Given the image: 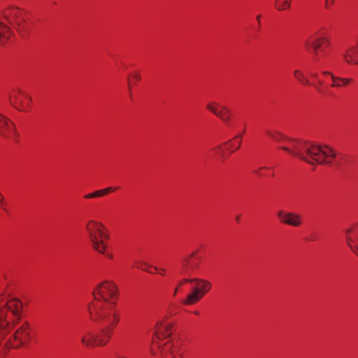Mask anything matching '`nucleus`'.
<instances>
[{
  "mask_svg": "<svg viewBox=\"0 0 358 358\" xmlns=\"http://www.w3.org/2000/svg\"><path fill=\"white\" fill-rule=\"evenodd\" d=\"M22 313L20 301H6L0 296V355H4L10 348H20L31 341V324L22 318Z\"/></svg>",
  "mask_w": 358,
  "mask_h": 358,
  "instance_id": "obj_1",
  "label": "nucleus"
},
{
  "mask_svg": "<svg viewBox=\"0 0 358 358\" xmlns=\"http://www.w3.org/2000/svg\"><path fill=\"white\" fill-rule=\"evenodd\" d=\"M90 317L92 321L102 326L99 334L86 331L81 337V343L87 347L103 346L108 342L114 328L120 321V315L110 306L96 305L90 309Z\"/></svg>",
  "mask_w": 358,
  "mask_h": 358,
  "instance_id": "obj_2",
  "label": "nucleus"
},
{
  "mask_svg": "<svg viewBox=\"0 0 358 358\" xmlns=\"http://www.w3.org/2000/svg\"><path fill=\"white\" fill-rule=\"evenodd\" d=\"M281 149L310 164H331L336 153L327 145L287 138Z\"/></svg>",
  "mask_w": 358,
  "mask_h": 358,
  "instance_id": "obj_3",
  "label": "nucleus"
},
{
  "mask_svg": "<svg viewBox=\"0 0 358 358\" xmlns=\"http://www.w3.org/2000/svg\"><path fill=\"white\" fill-rule=\"evenodd\" d=\"M95 301L89 305L88 311L93 308L96 305H102L103 306H110L114 308L117 315H120L116 307L115 299L118 294V287L113 281L105 280L99 283L93 292Z\"/></svg>",
  "mask_w": 358,
  "mask_h": 358,
  "instance_id": "obj_4",
  "label": "nucleus"
},
{
  "mask_svg": "<svg viewBox=\"0 0 358 358\" xmlns=\"http://www.w3.org/2000/svg\"><path fill=\"white\" fill-rule=\"evenodd\" d=\"M103 225L97 221L91 220L86 223L85 229L92 248L101 254H105L107 248L103 242L104 238H108V235L103 231Z\"/></svg>",
  "mask_w": 358,
  "mask_h": 358,
  "instance_id": "obj_5",
  "label": "nucleus"
},
{
  "mask_svg": "<svg viewBox=\"0 0 358 358\" xmlns=\"http://www.w3.org/2000/svg\"><path fill=\"white\" fill-rule=\"evenodd\" d=\"M330 45V38L327 35V29L324 27L318 29L313 35L310 36L304 43L307 51L317 57L319 52H324V46Z\"/></svg>",
  "mask_w": 358,
  "mask_h": 358,
  "instance_id": "obj_6",
  "label": "nucleus"
},
{
  "mask_svg": "<svg viewBox=\"0 0 358 358\" xmlns=\"http://www.w3.org/2000/svg\"><path fill=\"white\" fill-rule=\"evenodd\" d=\"M187 282H196L199 287H194L192 290V292L187 295L186 299L182 302L185 305H192L197 302L212 287V285L210 282L199 278H194L191 280L184 278L180 283V285L182 283Z\"/></svg>",
  "mask_w": 358,
  "mask_h": 358,
  "instance_id": "obj_7",
  "label": "nucleus"
},
{
  "mask_svg": "<svg viewBox=\"0 0 358 358\" xmlns=\"http://www.w3.org/2000/svg\"><path fill=\"white\" fill-rule=\"evenodd\" d=\"M3 17L11 24L17 25V29L22 36H25L27 34V27L24 25V13L17 7H10L3 10Z\"/></svg>",
  "mask_w": 358,
  "mask_h": 358,
  "instance_id": "obj_8",
  "label": "nucleus"
},
{
  "mask_svg": "<svg viewBox=\"0 0 358 358\" xmlns=\"http://www.w3.org/2000/svg\"><path fill=\"white\" fill-rule=\"evenodd\" d=\"M10 103L18 110L27 112L31 106V97L20 90H16L10 95Z\"/></svg>",
  "mask_w": 358,
  "mask_h": 358,
  "instance_id": "obj_9",
  "label": "nucleus"
},
{
  "mask_svg": "<svg viewBox=\"0 0 358 358\" xmlns=\"http://www.w3.org/2000/svg\"><path fill=\"white\" fill-rule=\"evenodd\" d=\"M18 135L15 124L10 119L0 114V136L15 140Z\"/></svg>",
  "mask_w": 358,
  "mask_h": 358,
  "instance_id": "obj_10",
  "label": "nucleus"
},
{
  "mask_svg": "<svg viewBox=\"0 0 358 358\" xmlns=\"http://www.w3.org/2000/svg\"><path fill=\"white\" fill-rule=\"evenodd\" d=\"M206 107L213 114L218 117L224 122L229 123L231 111L228 107L216 102H210L207 104Z\"/></svg>",
  "mask_w": 358,
  "mask_h": 358,
  "instance_id": "obj_11",
  "label": "nucleus"
},
{
  "mask_svg": "<svg viewBox=\"0 0 358 358\" xmlns=\"http://www.w3.org/2000/svg\"><path fill=\"white\" fill-rule=\"evenodd\" d=\"M278 217L283 224H288L292 227H299L302 224L301 217L292 212H286L284 210H279L277 213Z\"/></svg>",
  "mask_w": 358,
  "mask_h": 358,
  "instance_id": "obj_12",
  "label": "nucleus"
},
{
  "mask_svg": "<svg viewBox=\"0 0 358 358\" xmlns=\"http://www.w3.org/2000/svg\"><path fill=\"white\" fill-rule=\"evenodd\" d=\"M162 358H174L175 355L179 352L180 345L178 342L167 341L158 346Z\"/></svg>",
  "mask_w": 358,
  "mask_h": 358,
  "instance_id": "obj_13",
  "label": "nucleus"
},
{
  "mask_svg": "<svg viewBox=\"0 0 358 358\" xmlns=\"http://www.w3.org/2000/svg\"><path fill=\"white\" fill-rule=\"evenodd\" d=\"M346 241L351 250L358 256V225L346 230Z\"/></svg>",
  "mask_w": 358,
  "mask_h": 358,
  "instance_id": "obj_14",
  "label": "nucleus"
},
{
  "mask_svg": "<svg viewBox=\"0 0 358 358\" xmlns=\"http://www.w3.org/2000/svg\"><path fill=\"white\" fill-rule=\"evenodd\" d=\"M344 59L348 64L358 65V41L347 50Z\"/></svg>",
  "mask_w": 358,
  "mask_h": 358,
  "instance_id": "obj_15",
  "label": "nucleus"
},
{
  "mask_svg": "<svg viewBox=\"0 0 358 358\" xmlns=\"http://www.w3.org/2000/svg\"><path fill=\"white\" fill-rule=\"evenodd\" d=\"M171 324L169 323H164L162 322L157 324V329L155 331V336L157 339H162V338H166L170 336L171 334Z\"/></svg>",
  "mask_w": 358,
  "mask_h": 358,
  "instance_id": "obj_16",
  "label": "nucleus"
},
{
  "mask_svg": "<svg viewBox=\"0 0 358 358\" xmlns=\"http://www.w3.org/2000/svg\"><path fill=\"white\" fill-rule=\"evenodd\" d=\"M200 259L197 257L195 253H192L190 257L185 259L183 263L184 269L182 273H188L189 270H194L198 268Z\"/></svg>",
  "mask_w": 358,
  "mask_h": 358,
  "instance_id": "obj_17",
  "label": "nucleus"
},
{
  "mask_svg": "<svg viewBox=\"0 0 358 358\" xmlns=\"http://www.w3.org/2000/svg\"><path fill=\"white\" fill-rule=\"evenodd\" d=\"M10 36V29L0 20V45L6 43Z\"/></svg>",
  "mask_w": 358,
  "mask_h": 358,
  "instance_id": "obj_18",
  "label": "nucleus"
},
{
  "mask_svg": "<svg viewBox=\"0 0 358 358\" xmlns=\"http://www.w3.org/2000/svg\"><path fill=\"white\" fill-rule=\"evenodd\" d=\"M115 189H114L113 187H107V188H105V189H103L101 190H98V191H96V192L90 193V194H87L85 196V199H93V198L102 196H103L110 192L115 191Z\"/></svg>",
  "mask_w": 358,
  "mask_h": 358,
  "instance_id": "obj_19",
  "label": "nucleus"
},
{
  "mask_svg": "<svg viewBox=\"0 0 358 358\" xmlns=\"http://www.w3.org/2000/svg\"><path fill=\"white\" fill-rule=\"evenodd\" d=\"M245 132V130L242 134H240L237 136H236L234 139L231 140L228 142V143L230 145L231 148H233L232 151L237 150L240 148L241 144V138L243 137V134Z\"/></svg>",
  "mask_w": 358,
  "mask_h": 358,
  "instance_id": "obj_20",
  "label": "nucleus"
},
{
  "mask_svg": "<svg viewBox=\"0 0 358 358\" xmlns=\"http://www.w3.org/2000/svg\"><path fill=\"white\" fill-rule=\"evenodd\" d=\"M291 6V0H275V6L278 10L288 9Z\"/></svg>",
  "mask_w": 358,
  "mask_h": 358,
  "instance_id": "obj_21",
  "label": "nucleus"
},
{
  "mask_svg": "<svg viewBox=\"0 0 358 358\" xmlns=\"http://www.w3.org/2000/svg\"><path fill=\"white\" fill-rule=\"evenodd\" d=\"M325 74L331 77V78L334 80V83L332 84V86L335 87V86H341V84L340 83H338L336 82V80H341L342 82V84L345 85L347 84H348L350 81H351V79H349V78H337L336 76H334V75H332L331 73H329V72H324Z\"/></svg>",
  "mask_w": 358,
  "mask_h": 358,
  "instance_id": "obj_22",
  "label": "nucleus"
},
{
  "mask_svg": "<svg viewBox=\"0 0 358 358\" xmlns=\"http://www.w3.org/2000/svg\"><path fill=\"white\" fill-rule=\"evenodd\" d=\"M270 136L275 141L278 142L285 143L287 137L285 136L280 133L275 132L270 134Z\"/></svg>",
  "mask_w": 358,
  "mask_h": 358,
  "instance_id": "obj_23",
  "label": "nucleus"
},
{
  "mask_svg": "<svg viewBox=\"0 0 358 358\" xmlns=\"http://www.w3.org/2000/svg\"><path fill=\"white\" fill-rule=\"evenodd\" d=\"M141 79V76L137 72H134L129 76V84L131 85L134 81H137Z\"/></svg>",
  "mask_w": 358,
  "mask_h": 358,
  "instance_id": "obj_24",
  "label": "nucleus"
},
{
  "mask_svg": "<svg viewBox=\"0 0 358 358\" xmlns=\"http://www.w3.org/2000/svg\"><path fill=\"white\" fill-rule=\"evenodd\" d=\"M0 206L3 208V210L7 211V210L6 208V203L4 202V197L1 193H0Z\"/></svg>",
  "mask_w": 358,
  "mask_h": 358,
  "instance_id": "obj_25",
  "label": "nucleus"
},
{
  "mask_svg": "<svg viewBox=\"0 0 358 358\" xmlns=\"http://www.w3.org/2000/svg\"><path fill=\"white\" fill-rule=\"evenodd\" d=\"M294 76H295L298 80H301V81H303L302 78H303V76L302 73L301 72V71H299V70H296V71H294Z\"/></svg>",
  "mask_w": 358,
  "mask_h": 358,
  "instance_id": "obj_26",
  "label": "nucleus"
},
{
  "mask_svg": "<svg viewBox=\"0 0 358 358\" xmlns=\"http://www.w3.org/2000/svg\"><path fill=\"white\" fill-rule=\"evenodd\" d=\"M145 267H150V266H149L148 264L145 263V262H141L139 264V265L137 266V268H140V269H142V270H144V271H147L146 268Z\"/></svg>",
  "mask_w": 358,
  "mask_h": 358,
  "instance_id": "obj_27",
  "label": "nucleus"
},
{
  "mask_svg": "<svg viewBox=\"0 0 358 358\" xmlns=\"http://www.w3.org/2000/svg\"><path fill=\"white\" fill-rule=\"evenodd\" d=\"M330 148L333 150V149L331 148ZM334 151L336 153V156L331 159L332 162L331 164H328L329 165H332L334 162V159H337L338 157H340V159H342V157H341L340 154L337 153V152L334 150Z\"/></svg>",
  "mask_w": 358,
  "mask_h": 358,
  "instance_id": "obj_28",
  "label": "nucleus"
},
{
  "mask_svg": "<svg viewBox=\"0 0 358 358\" xmlns=\"http://www.w3.org/2000/svg\"><path fill=\"white\" fill-rule=\"evenodd\" d=\"M108 259H113V256L112 254L109 252H106V249L105 250V254H104Z\"/></svg>",
  "mask_w": 358,
  "mask_h": 358,
  "instance_id": "obj_29",
  "label": "nucleus"
},
{
  "mask_svg": "<svg viewBox=\"0 0 358 358\" xmlns=\"http://www.w3.org/2000/svg\"><path fill=\"white\" fill-rule=\"evenodd\" d=\"M178 287H177L173 292V296H176L178 293Z\"/></svg>",
  "mask_w": 358,
  "mask_h": 358,
  "instance_id": "obj_30",
  "label": "nucleus"
},
{
  "mask_svg": "<svg viewBox=\"0 0 358 358\" xmlns=\"http://www.w3.org/2000/svg\"><path fill=\"white\" fill-rule=\"evenodd\" d=\"M260 17H261V15L257 16V20L259 22V24H260Z\"/></svg>",
  "mask_w": 358,
  "mask_h": 358,
  "instance_id": "obj_31",
  "label": "nucleus"
},
{
  "mask_svg": "<svg viewBox=\"0 0 358 358\" xmlns=\"http://www.w3.org/2000/svg\"><path fill=\"white\" fill-rule=\"evenodd\" d=\"M161 271H162V272H160V274L164 275L165 270L162 268Z\"/></svg>",
  "mask_w": 358,
  "mask_h": 358,
  "instance_id": "obj_32",
  "label": "nucleus"
},
{
  "mask_svg": "<svg viewBox=\"0 0 358 358\" xmlns=\"http://www.w3.org/2000/svg\"><path fill=\"white\" fill-rule=\"evenodd\" d=\"M325 1H326V7L328 8V5H329L328 0H325Z\"/></svg>",
  "mask_w": 358,
  "mask_h": 358,
  "instance_id": "obj_33",
  "label": "nucleus"
},
{
  "mask_svg": "<svg viewBox=\"0 0 358 358\" xmlns=\"http://www.w3.org/2000/svg\"><path fill=\"white\" fill-rule=\"evenodd\" d=\"M194 314L199 315V313L198 311H194Z\"/></svg>",
  "mask_w": 358,
  "mask_h": 358,
  "instance_id": "obj_34",
  "label": "nucleus"
},
{
  "mask_svg": "<svg viewBox=\"0 0 358 358\" xmlns=\"http://www.w3.org/2000/svg\"><path fill=\"white\" fill-rule=\"evenodd\" d=\"M254 173H257V174H259V170L254 171Z\"/></svg>",
  "mask_w": 358,
  "mask_h": 358,
  "instance_id": "obj_35",
  "label": "nucleus"
},
{
  "mask_svg": "<svg viewBox=\"0 0 358 358\" xmlns=\"http://www.w3.org/2000/svg\"><path fill=\"white\" fill-rule=\"evenodd\" d=\"M154 268L157 271L158 270V268L157 267H154Z\"/></svg>",
  "mask_w": 358,
  "mask_h": 358,
  "instance_id": "obj_36",
  "label": "nucleus"
},
{
  "mask_svg": "<svg viewBox=\"0 0 358 358\" xmlns=\"http://www.w3.org/2000/svg\"><path fill=\"white\" fill-rule=\"evenodd\" d=\"M335 164H336L337 166H338V165H339V164H338V163L337 162H336V163H335Z\"/></svg>",
  "mask_w": 358,
  "mask_h": 358,
  "instance_id": "obj_37",
  "label": "nucleus"
},
{
  "mask_svg": "<svg viewBox=\"0 0 358 358\" xmlns=\"http://www.w3.org/2000/svg\"><path fill=\"white\" fill-rule=\"evenodd\" d=\"M180 358H182V357L180 356Z\"/></svg>",
  "mask_w": 358,
  "mask_h": 358,
  "instance_id": "obj_38",
  "label": "nucleus"
}]
</instances>
